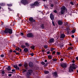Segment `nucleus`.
Instances as JSON below:
<instances>
[{"label": "nucleus", "mask_w": 78, "mask_h": 78, "mask_svg": "<svg viewBox=\"0 0 78 78\" xmlns=\"http://www.w3.org/2000/svg\"><path fill=\"white\" fill-rule=\"evenodd\" d=\"M4 32L5 34H12V30L11 29L6 28L5 29Z\"/></svg>", "instance_id": "obj_1"}, {"label": "nucleus", "mask_w": 78, "mask_h": 78, "mask_svg": "<svg viewBox=\"0 0 78 78\" xmlns=\"http://www.w3.org/2000/svg\"><path fill=\"white\" fill-rule=\"evenodd\" d=\"M33 73V70L30 69L28 70V72H27L26 75V77L27 78H31L30 76L31 75V74Z\"/></svg>", "instance_id": "obj_2"}, {"label": "nucleus", "mask_w": 78, "mask_h": 78, "mask_svg": "<svg viewBox=\"0 0 78 78\" xmlns=\"http://www.w3.org/2000/svg\"><path fill=\"white\" fill-rule=\"evenodd\" d=\"M76 69L75 66H70L69 68V73H72V72H73V69L75 70Z\"/></svg>", "instance_id": "obj_3"}, {"label": "nucleus", "mask_w": 78, "mask_h": 78, "mask_svg": "<svg viewBox=\"0 0 78 78\" xmlns=\"http://www.w3.org/2000/svg\"><path fill=\"white\" fill-rule=\"evenodd\" d=\"M61 14H63L65 12V11L66 10V7L65 6H63L62 7H61Z\"/></svg>", "instance_id": "obj_4"}, {"label": "nucleus", "mask_w": 78, "mask_h": 78, "mask_svg": "<svg viewBox=\"0 0 78 78\" xmlns=\"http://www.w3.org/2000/svg\"><path fill=\"white\" fill-rule=\"evenodd\" d=\"M20 3L22 5H25L28 3V2L27 0H21Z\"/></svg>", "instance_id": "obj_5"}, {"label": "nucleus", "mask_w": 78, "mask_h": 78, "mask_svg": "<svg viewBox=\"0 0 78 78\" xmlns=\"http://www.w3.org/2000/svg\"><path fill=\"white\" fill-rule=\"evenodd\" d=\"M27 37H33L34 35L32 34V33H29L27 34Z\"/></svg>", "instance_id": "obj_6"}, {"label": "nucleus", "mask_w": 78, "mask_h": 78, "mask_svg": "<svg viewBox=\"0 0 78 78\" xmlns=\"http://www.w3.org/2000/svg\"><path fill=\"white\" fill-rule=\"evenodd\" d=\"M60 66L62 68H66L67 66V65L66 63H63L60 65Z\"/></svg>", "instance_id": "obj_7"}, {"label": "nucleus", "mask_w": 78, "mask_h": 78, "mask_svg": "<svg viewBox=\"0 0 78 78\" xmlns=\"http://www.w3.org/2000/svg\"><path fill=\"white\" fill-rule=\"evenodd\" d=\"M50 17L51 19V20H54V15L53 14V13H51L50 14Z\"/></svg>", "instance_id": "obj_8"}, {"label": "nucleus", "mask_w": 78, "mask_h": 78, "mask_svg": "<svg viewBox=\"0 0 78 78\" xmlns=\"http://www.w3.org/2000/svg\"><path fill=\"white\" fill-rule=\"evenodd\" d=\"M29 21L32 22H36V20L34 19L32 17H30L29 18Z\"/></svg>", "instance_id": "obj_9"}, {"label": "nucleus", "mask_w": 78, "mask_h": 78, "mask_svg": "<svg viewBox=\"0 0 78 78\" xmlns=\"http://www.w3.org/2000/svg\"><path fill=\"white\" fill-rule=\"evenodd\" d=\"M29 67H31V68L33 67V66H34V64H33V63L32 62H30L29 63Z\"/></svg>", "instance_id": "obj_10"}, {"label": "nucleus", "mask_w": 78, "mask_h": 78, "mask_svg": "<svg viewBox=\"0 0 78 78\" xmlns=\"http://www.w3.org/2000/svg\"><path fill=\"white\" fill-rule=\"evenodd\" d=\"M58 23L59 25H62L63 23V22L62 20H59L58 21Z\"/></svg>", "instance_id": "obj_11"}, {"label": "nucleus", "mask_w": 78, "mask_h": 78, "mask_svg": "<svg viewBox=\"0 0 78 78\" xmlns=\"http://www.w3.org/2000/svg\"><path fill=\"white\" fill-rule=\"evenodd\" d=\"M54 41L55 39L53 38H51L49 40V43H53L54 42Z\"/></svg>", "instance_id": "obj_12"}, {"label": "nucleus", "mask_w": 78, "mask_h": 78, "mask_svg": "<svg viewBox=\"0 0 78 78\" xmlns=\"http://www.w3.org/2000/svg\"><path fill=\"white\" fill-rule=\"evenodd\" d=\"M34 4L35 6H37L39 4V3L38 2V1H36L34 2Z\"/></svg>", "instance_id": "obj_13"}, {"label": "nucleus", "mask_w": 78, "mask_h": 78, "mask_svg": "<svg viewBox=\"0 0 78 78\" xmlns=\"http://www.w3.org/2000/svg\"><path fill=\"white\" fill-rule=\"evenodd\" d=\"M66 36L65 34H62L60 35V39H62V38H64Z\"/></svg>", "instance_id": "obj_14"}, {"label": "nucleus", "mask_w": 78, "mask_h": 78, "mask_svg": "<svg viewBox=\"0 0 78 78\" xmlns=\"http://www.w3.org/2000/svg\"><path fill=\"white\" fill-rule=\"evenodd\" d=\"M24 66L26 68V69H28V64L27 63H25L24 65Z\"/></svg>", "instance_id": "obj_15"}, {"label": "nucleus", "mask_w": 78, "mask_h": 78, "mask_svg": "<svg viewBox=\"0 0 78 78\" xmlns=\"http://www.w3.org/2000/svg\"><path fill=\"white\" fill-rule=\"evenodd\" d=\"M5 69H6L8 71H10L11 70V68L10 66H9L8 67H6Z\"/></svg>", "instance_id": "obj_16"}, {"label": "nucleus", "mask_w": 78, "mask_h": 78, "mask_svg": "<svg viewBox=\"0 0 78 78\" xmlns=\"http://www.w3.org/2000/svg\"><path fill=\"white\" fill-rule=\"evenodd\" d=\"M41 28L42 29H44V28H45V26H44V24H42L40 25Z\"/></svg>", "instance_id": "obj_17"}, {"label": "nucleus", "mask_w": 78, "mask_h": 78, "mask_svg": "<svg viewBox=\"0 0 78 78\" xmlns=\"http://www.w3.org/2000/svg\"><path fill=\"white\" fill-rule=\"evenodd\" d=\"M53 76H56L57 75H58V73H57V72L55 71V72H54L53 73Z\"/></svg>", "instance_id": "obj_18"}, {"label": "nucleus", "mask_w": 78, "mask_h": 78, "mask_svg": "<svg viewBox=\"0 0 78 78\" xmlns=\"http://www.w3.org/2000/svg\"><path fill=\"white\" fill-rule=\"evenodd\" d=\"M30 5L32 8H33L34 7H35V6L34 3L31 4Z\"/></svg>", "instance_id": "obj_19"}, {"label": "nucleus", "mask_w": 78, "mask_h": 78, "mask_svg": "<svg viewBox=\"0 0 78 78\" xmlns=\"http://www.w3.org/2000/svg\"><path fill=\"white\" fill-rule=\"evenodd\" d=\"M66 30L68 33H70V28H69V27H67Z\"/></svg>", "instance_id": "obj_20"}, {"label": "nucleus", "mask_w": 78, "mask_h": 78, "mask_svg": "<svg viewBox=\"0 0 78 78\" xmlns=\"http://www.w3.org/2000/svg\"><path fill=\"white\" fill-rule=\"evenodd\" d=\"M23 51L25 52H27V51H28V49L27 48H25L24 49Z\"/></svg>", "instance_id": "obj_21"}, {"label": "nucleus", "mask_w": 78, "mask_h": 78, "mask_svg": "<svg viewBox=\"0 0 78 78\" xmlns=\"http://www.w3.org/2000/svg\"><path fill=\"white\" fill-rule=\"evenodd\" d=\"M44 72L45 74H46V75H47V74H48V73H49V71L47 70L44 71Z\"/></svg>", "instance_id": "obj_22"}, {"label": "nucleus", "mask_w": 78, "mask_h": 78, "mask_svg": "<svg viewBox=\"0 0 78 78\" xmlns=\"http://www.w3.org/2000/svg\"><path fill=\"white\" fill-rule=\"evenodd\" d=\"M48 59H52V57L51 56V55H48Z\"/></svg>", "instance_id": "obj_23"}, {"label": "nucleus", "mask_w": 78, "mask_h": 78, "mask_svg": "<svg viewBox=\"0 0 78 78\" xmlns=\"http://www.w3.org/2000/svg\"><path fill=\"white\" fill-rule=\"evenodd\" d=\"M13 51V52H14V53H15L16 55H20V53L19 52H16V51L14 50Z\"/></svg>", "instance_id": "obj_24"}, {"label": "nucleus", "mask_w": 78, "mask_h": 78, "mask_svg": "<svg viewBox=\"0 0 78 78\" xmlns=\"http://www.w3.org/2000/svg\"><path fill=\"white\" fill-rule=\"evenodd\" d=\"M25 45L26 47H28L30 46V44H29V43H26L25 44Z\"/></svg>", "instance_id": "obj_25"}, {"label": "nucleus", "mask_w": 78, "mask_h": 78, "mask_svg": "<svg viewBox=\"0 0 78 78\" xmlns=\"http://www.w3.org/2000/svg\"><path fill=\"white\" fill-rule=\"evenodd\" d=\"M21 48H25L26 47V46L25 45H21Z\"/></svg>", "instance_id": "obj_26"}, {"label": "nucleus", "mask_w": 78, "mask_h": 78, "mask_svg": "<svg viewBox=\"0 0 78 78\" xmlns=\"http://www.w3.org/2000/svg\"><path fill=\"white\" fill-rule=\"evenodd\" d=\"M7 5L8 6H12V4H7Z\"/></svg>", "instance_id": "obj_27"}, {"label": "nucleus", "mask_w": 78, "mask_h": 78, "mask_svg": "<svg viewBox=\"0 0 78 78\" xmlns=\"http://www.w3.org/2000/svg\"><path fill=\"white\" fill-rule=\"evenodd\" d=\"M13 67H14V68H15V69H16V67H17V65L15 64L13 65Z\"/></svg>", "instance_id": "obj_28"}, {"label": "nucleus", "mask_w": 78, "mask_h": 78, "mask_svg": "<svg viewBox=\"0 0 78 78\" xmlns=\"http://www.w3.org/2000/svg\"><path fill=\"white\" fill-rule=\"evenodd\" d=\"M55 50V48H51V51H53L54 50Z\"/></svg>", "instance_id": "obj_29"}, {"label": "nucleus", "mask_w": 78, "mask_h": 78, "mask_svg": "<svg viewBox=\"0 0 78 78\" xmlns=\"http://www.w3.org/2000/svg\"><path fill=\"white\" fill-rule=\"evenodd\" d=\"M0 5L1 6H5V4L3 3H2L0 4Z\"/></svg>", "instance_id": "obj_30"}, {"label": "nucleus", "mask_w": 78, "mask_h": 78, "mask_svg": "<svg viewBox=\"0 0 78 78\" xmlns=\"http://www.w3.org/2000/svg\"><path fill=\"white\" fill-rule=\"evenodd\" d=\"M52 25H53V26H55V22H54V20H52Z\"/></svg>", "instance_id": "obj_31"}, {"label": "nucleus", "mask_w": 78, "mask_h": 78, "mask_svg": "<svg viewBox=\"0 0 78 78\" xmlns=\"http://www.w3.org/2000/svg\"><path fill=\"white\" fill-rule=\"evenodd\" d=\"M15 69L16 70H20V69L19 68V67L18 66H17Z\"/></svg>", "instance_id": "obj_32"}, {"label": "nucleus", "mask_w": 78, "mask_h": 78, "mask_svg": "<svg viewBox=\"0 0 78 78\" xmlns=\"http://www.w3.org/2000/svg\"><path fill=\"white\" fill-rule=\"evenodd\" d=\"M50 6L51 7V8H53V7L54 6V4H53L51 3L50 5Z\"/></svg>", "instance_id": "obj_33"}, {"label": "nucleus", "mask_w": 78, "mask_h": 78, "mask_svg": "<svg viewBox=\"0 0 78 78\" xmlns=\"http://www.w3.org/2000/svg\"><path fill=\"white\" fill-rule=\"evenodd\" d=\"M41 64H42V65H45V63L44 62H41Z\"/></svg>", "instance_id": "obj_34"}, {"label": "nucleus", "mask_w": 78, "mask_h": 78, "mask_svg": "<svg viewBox=\"0 0 78 78\" xmlns=\"http://www.w3.org/2000/svg\"><path fill=\"white\" fill-rule=\"evenodd\" d=\"M52 60H53V61L54 62H55V61H57V60H58L57 59H52Z\"/></svg>", "instance_id": "obj_35"}, {"label": "nucleus", "mask_w": 78, "mask_h": 78, "mask_svg": "<svg viewBox=\"0 0 78 78\" xmlns=\"http://www.w3.org/2000/svg\"><path fill=\"white\" fill-rule=\"evenodd\" d=\"M35 48V46H31V48L32 49H34V48Z\"/></svg>", "instance_id": "obj_36"}, {"label": "nucleus", "mask_w": 78, "mask_h": 78, "mask_svg": "<svg viewBox=\"0 0 78 78\" xmlns=\"http://www.w3.org/2000/svg\"><path fill=\"white\" fill-rule=\"evenodd\" d=\"M2 75H4L5 73V71H4V70H3L2 71Z\"/></svg>", "instance_id": "obj_37"}, {"label": "nucleus", "mask_w": 78, "mask_h": 78, "mask_svg": "<svg viewBox=\"0 0 78 78\" xmlns=\"http://www.w3.org/2000/svg\"><path fill=\"white\" fill-rule=\"evenodd\" d=\"M19 67H22V64L21 63L19 64H18Z\"/></svg>", "instance_id": "obj_38"}, {"label": "nucleus", "mask_w": 78, "mask_h": 78, "mask_svg": "<svg viewBox=\"0 0 78 78\" xmlns=\"http://www.w3.org/2000/svg\"><path fill=\"white\" fill-rule=\"evenodd\" d=\"M44 48H48V46H47V45H44Z\"/></svg>", "instance_id": "obj_39"}, {"label": "nucleus", "mask_w": 78, "mask_h": 78, "mask_svg": "<svg viewBox=\"0 0 78 78\" xmlns=\"http://www.w3.org/2000/svg\"><path fill=\"white\" fill-rule=\"evenodd\" d=\"M60 48H62L63 47V44H60Z\"/></svg>", "instance_id": "obj_40"}, {"label": "nucleus", "mask_w": 78, "mask_h": 78, "mask_svg": "<svg viewBox=\"0 0 78 78\" xmlns=\"http://www.w3.org/2000/svg\"><path fill=\"white\" fill-rule=\"evenodd\" d=\"M70 4L72 5H74V4L73 3V2H70Z\"/></svg>", "instance_id": "obj_41"}, {"label": "nucleus", "mask_w": 78, "mask_h": 78, "mask_svg": "<svg viewBox=\"0 0 78 78\" xmlns=\"http://www.w3.org/2000/svg\"><path fill=\"white\" fill-rule=\"evenodd\" d=\"M68 48H69V50H70V49L71 50H72V49H73V47H69Z\"/></svg>", "instance_id": "obj_42"}, {"label": "nucleus", "mask_w": 78, "mask_h": 78, "mask_svg": "<svg viewBox=\"0 0 78 78\" xmlns=\"http://www.w3.org/2000/svg\"><path fill=\"white\" fill-rule=\"evenodd\" d=\"M56 53L58 55H60V52H57Z\"/></svg>", "instance_id": "obj_43"}, {"label": "nucleus", "mask_w": 78, "mask_h": 78, "mask_svg": "<svg viewBox=\"0 0 78 78\" xmlns=\"http://www.w3.org/2000/svg\"><path fill=\"white\" fill-rule=\"evenodd\" d=\"M8 9H9V11H12V10L11 9V8H9Z\"/></svg>", "instance_id": "obj_44"}, {"label": "nucleus", "mask_w": 78, "mask_h": 78, "mask_svg": "<svg viewBox=\"0 0 78 78\" xmlns=\"http://www.w3.org/2000/svg\"><path fill=\"white\" fill-rule=\"evenodd\" d=\"M54 12H55V13H57V11L56 10H55L53 11Z\"/></svg>", "instance_id": "obj_45"}, {"label": "nucleus", "mask_w": 78, "mask_h": 78, "mask_svg": "<svg viewBox=\"0 0 78 78\" xmlns=\"http://www.w3.org/2000/svg\"><path fill=\"white\" fill-rule=\"evenodd\" d=\"M1 57H2V58H3L4 57V55L2 54L1 55Z\"/></svg>", "instance_id": "obj_46"}, {"label": "nucleus", "mask_w": 78, "mask_h": 78, "mask_svg": "<svg viewBox=\"0 0 78 78\" xmlns=\"http://www.w3.org/2000/svg\"><path fill=\"white\" fill-rule=\"evenodd\" d=\"M72 32L73 33H74L75 32V30H72Z\"/></svg>", "instance_id": "obj_47"}, {"label": "nucleus", "mask_w": 78, "mask_h": 78, "mask_svg": "<svg viewBox=\"0 0 78 78\" xmlns=\"http://www.w3.org/2000/svg\"><path fill=\"white\" fill-rule=\"evenodd\" d=\"M26 72H27V70H23V73H25Z\"/></svg>", "instance_id": "obj_48"}, {"label": "nucleus", "mask_w": 78, "mask_h": 78, "mask_svg": "<svg viewBox=\"0 0 78 78\" xmlns=\"http://www.w3.org/2000/svg\"><path fill=\"white\" fill-rule=\"evenodd\" d=\"M30 55H31V56H33L34 55V54L33 53H30Z\"/></svg>", "instance_id": "obj_49"}, {"label": "nucleus", "mask_w": 78, "mask_h": 78, "mask_svg": "<svg viewBox=\"0 0 78 78\" xmlns=\"http://www.w3.org/2000/svg\"><path fill=\"white\" fill-rule=\"evenodd\" d=\"M55 53H56V51H54L52 53V54H55Z\"/></svg>", "instance_id": "obj_50"}, {"label": "nucleus", "mask_w": 78, "mask_h": 78, "mask_svg": "<svg viewBox=\"0 0 78 78\" xmlns=\"http://www.w3.org/2000/svg\"><path fill=\"white\" fill-rule=\"evenodd\" d=\"M15 69H12V72H15Z\"/></svg>", "instance_id": "obj_51"}, {"label": "nucleus", "mask_w": 78, "mask_h": 78, "mask_svg": "<svg viewBox=\"0 0 78 78\" xmlns=\"http://www.w3.org/2000/svg\"><path fill=\"white\" fill-rule=\"evenodd\" d=\"M8 76H12V74H8Z\"/></svg>", "instance_id": "obj_52"}, {"label": "nucleus", "mask_w": 78, "mask_h": 78, "mask_svg": "<svg viewBox=\"0 0 78 78\" xmlns=\"http://www.w3.org/2000/svg\"><path fill=\"white\" fill-rule=\"evenodd\" d=\"M15 50H16L17 51H19V50L17 48H16V49Z\"/></svg>", "instance_id": "obj_53"}, {"label": "nucleus", "mask_w": 78, "mask_h": 78, "mask_svg": "<svg viewBox=\"0 0 78 78\" xmlns=\"http://www.w3.org/2000/svg\"><path fill=\"white\" fill-rule=\"evenodd\" d=\"M71 37L73 38H74V37H75V36H74V35H72Z\"/></svg>", "instance_id": "obj_54"}, {"label": "nucleus", "mask_w": 78, "mask_h": 78, "mask_svg": "<svg viewBox=\"0 0 78 78\" xmlns=\"http://www.w3.org/2000/svg\"><path fill=\"white\" fill-rule=\"evenodd\" d=\"M50 51H48L47 53V54H50Z\"/></svg>", "instance_id": "obj_55"}, {"label": "nucleus", "mask_w": 78, "mask_h": 78, "mask_svg": "<svg viewBox=\"0 0 78 78\" xmlns=\"http://www.w3.org/2000/svg\"><path fill=\"white\" fill-rule=\"evenodd\" d=\"M61 61H64V59L62 58L61 59Z\"/></svg>", "instance_id": "obj_56"}, {"label": "nucleus", "mask_w": 78, "mask_h": 78, "mask_svg": "<svg viewBox=\"0 0 78 78\" xmlns=\"http://www.w3.org/2000/svg\"><path fill=\"white\" fill-rule=\"evenodd\" d=\"M7 76V74L6 73H4V76Z\"/></svg>", "instance_id": "obj_57"}, {"label": "nucleus", "mask_w": 78, "mask_h": 78, "mask_svg": "<svg viewBox=\"0 0 78 78\" xmlns=\"http://www.w3.org/2000/svg\"><path fill=\"white\" fill-rule=\"evenodd\" d=\"M76 59L77 60V61H78V57H76Z\"/></svg>", "instance_id": "obj_58"}, {"label": "nucleus", "mask_w": 78, "mask_h": 78, "mask_svg": "<svg viewBox=\"0 0 78 78\" xmlns=\"http://www.w3.org/2000/svg\"><path fill=\"white\" fill-rule=\"evenodd\" d=\"M42 51V52H43V53H44V51H44V49H43Z\"/></svg>", "instance_id": "obj_59"}, {"label": "nucleus", "mask_w": 78, "mask_h": 78, "mask_svg": "<svg viewBox=\"0 0 78 78\" xmlns=\"http://www.w3.org/2000/svg\"><path fill=\"white\" fill-rule=\"evenodd\" d=\"M73 63H75V60H73L72 61Z\"/></svg>", "instance_id": "obj_60"}, {"label": "nucleus", "mask_w": 78, "mask_h": 78, "mask_svg": "<svg viewBox=\"0 0 78 78\" xmlns=\"http://www.w3.org/2000/svg\"><path fill=\"white\" fill-rule=\"evenodd\" d=\"M44 61L45 62H47V60H44Z\"/></svg>", "instance_id": "obj_61"}, {"label": "nucleus", "mask_w": 78, "mask_h": 78, "mask_svg": "<svg viewBox=\"0 0 78 78\" xmlns=\"http://www.w3.org/2000/svg\"><path fill=\"white\" fill-rule=\"evenodd\" d=\"M72 66H75V64H73H73H72Z\"/></svg>", "instance_id": "obj_62"}, {"label": "nucleus", "mask_w": 78, "mask_h": 78, "mask_svg": "<svg viewBox=\"0 0 78 78\" xmlns=\"http://www.w3.org/2000/svg\"><path fill=\"white\" fill-rule=\"evenodd\" d=\"M21 35H23V34H24L23 33H21Z\"/></svg>", "instance_id": "obj_63"}, {"label": "nucleus", "mask_w": 78, "mask_h": 78, "mask_svg": "<svg viewBox=\"0 0 78 78\" xmlns=\"http://www.w3.org/2000/svg\"><path fill=\"white\" fill-rule=\"evenodd\" d=\"M10 52H12V50H10L9 51Z\"/></svg>", "instance_id": "obj_64"}]
</instances>
